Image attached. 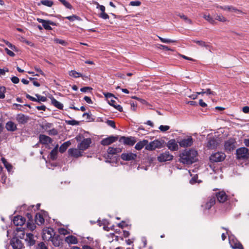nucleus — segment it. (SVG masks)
I'll return each instance as SVG.
<instances>
[{"mask_svg":"<svg viewBox=\"0 0 249 249\" xmlns=\"http://www.w3.org/2000/svg\"><path fill=\"white\" fill-rule=\"evenodd\" d=\"M4 42L6 44V45L8 47H9L10 49H11L12 50H13V51L16 50L17 47L15 45L12 44L10 42H9L8 41L4 40Z\"/></svg>","mask_w":249,"mask_h":249,"instance_id":"obj_51","label":"nucleus"},{"mask_svg":"<svg viewBox=\"0 0 249 249\" xmlns=\"http://www.w3.org/2000/svg\"><path fill=\"white\" fill-rule=\"evenodd\" d=\"M35 96L37 97V102H46L47 100V99L46 97L43 96H41L38 94H36Z\"/></svg>","mask_w":249,"mask_h":249,"instance_id":"obj_46","label":"nucleus"},{"mask_svg":"<svg viewBox=\"0 0 249 249\" xmlns=\"http://www.w3.org/2000/svg\"><path fill=\"white\" fill-rule=\"evenodd\" d=\"M38 249H48L47 247L45 245L44 242H40L38 244Z\"/></svg>","mask_w":249,"mask_h":249,"instance_id":"obj_57","label":"nucleus"},{"mask_svg":"<svg viewBox=\"0 0 249 249\" xmlns=\"http://www.w3.org/2000/svg\"><path fill=\"white\" fill-rule=\"evenodd\" d=\"M197 152L194 149L185 150L179 155V161L186 164H191L196 161Z\"/></svg>","mask_w":249,"mask_h":249,"instance_id":"obj_1","label":"nucleus"},{"mask_svg":"<svg viewBox=\"0 0 249 249\" xmlns=\"http://www.w3.org/2000/svg\"><path fill=\"white\" fill-rule=\"evenodd\" d=\"M236 155L238 160H248L249 159V150L245 147L239 148L236 151Z\"/></svg>","mask_w":249,"mask_h":249,"instance_id":"obj_2","label":"nucleus"},{"mask_svg":"<svg viewBox=\"0 0 249 249\" xmlns=\"http://www.w3.org/2000/svg\"><path fill=\"white\" fill-rule=\"evenodd\" d=\"M47 213L45 211H41L36 214L35 221L36 224L37 225L40 226L44 224L45 220L44 217L46 216Z\"/></svg>","mask_w":249,"mask_h":249,"instance_id":"obj_9","label":"nucleus"},{"mask_svg":"<svg viewBox=\"0 0 249 249\" xmlns=\"http://www.w3.org/2000/svg\"><path fill=\"white\" fill-rule=\"evenodd\" d=\"M6 92V88L4 86L0 87V99L5 98V93Z\"/></svg>","mask_w":249,"mask_h":249,"instance_id":"obj_45","label":"nucleus"},{"mask_svg":"<svg viewBox=\"0 0 249 249\" xmlns=\"http://www.w3.org/2000/svg\"><path fill=\"white\" fill-rule=\"evenodd\" d=\"M29 120V116L22 113L18 114L16 116V120L19 124H25Z\"/></svg>","mask_w":249,"mask_h":249,"instance_id":"obj_18","label":"nucleus"},{"mask_svg":"<svg viewBox=\"0 0 249 249\" xmlns=\"http://www.w3.org/2000/svg\"><path fill=\"white\" fill-rule=\"evenodd\" d=\"M71 144L70 141L64 142L59 147V152L61 153H64Z\"/></svg>","mask_w":249,"mask_h":249,"instance_id":"obj_32","label":"nucleus"},{"mask_svg":"<svg viewBox=\"0 0 249 249\" xmlns=\"http://www.w3.org/2000/svg\"><path fill=\"white\" fill-rule=\"evenodd\" d=\"M26 237L25 240L29 246H33L35 244V240L34 239V235L32 233H27Z\"/></svg>","mask_w":249,"mask_h":249,"instance_id":"obj_25","label":"nucleus"},{"mask_svg":"<svg viewBox=\"0 0 249 249\" xmlns=\"http://www.w3.org/2000/svg\"><path fill=\"white\" fill-rule=\"evenodd\" d=\"M205 92L206 94L208 95H213V96H215L216 95V93L215 92L212 91L210 89H206Z\"/></svg>","mask_w":249,"mask_h":249,"instance_id":"obj_63","label":"nucleus"},{"mask_svg":"<svg viewBox=\"0 0 249 249\" xmlns=\"http://www.w3.org/2000/svg\"><path fill=\"white\" fill-rule=\"evenodd\" d=\"M92 88L89 87H84L80 89V91L83 92H86L88 90H92Z\"/></svg>","mask_w":249,"mask_h":249,"instance_id":"obj_61","label":"nucleus"},{"mask_svg":"<svg viewBox=\"0 0 249 249\" xmlns=\"http://www.w3.org/2000/svg\"><path fill=\"white\" fill-rule=\"evenodd\" d=\"M53 127V124L50 123H45L41 125V127L43 129L48 132Z\"/></svg>","mask_w":249,"mask_h":249,"instance_id":"obj_37","label":"nucleus"},{"mask_svg":"<svg viewBox=\"0 0 249 249\" xmlns=\"http://www.w3.org/2000/svg\"><path fill=\"white\" fill-rule=\"evenodd\" d=\"M66 123L68 124L71 125H78L79 124L78 121L74 120L66 121Z\"/></svg>","mask_w":249,"mask_h":249,"instance_id":"obj_50","label":"nucleus"},{"mask_svg":"<svg viewBox=\"0 0 249 249\" xmlns=\"http://www.w3.org/2000/svg\"><path fill=\"white\" fill-rule=\"evenodd\" d=\"M137 154L130 153H123L121 156V159L125 161H130L132 160H135L137 158Z\"/></svg>","mask_w":249,"mask_h":249,"instance_id":"obj_16","label":"nucleus"},{"mask_svg":"<svg viewBox=\"0 0 249 249\" xmlns=\"http://www.w3.org/2000/svg\"><path fill=\"white\" fill-rule=\"evenodd\" d=\"M40 3L48 7H51L53 4V2L50 0H42Z\"/></svg>","mask_w":249,"mask_h":249,"instance_id":"obj_41","label":"nucleus"},{"mask_svg":"<svg viewBox=\"0 0 249 249\" xmlns=\"http://www.w3.org/2000/svg\"><path fill=\"white\" fill-rule=\"evenodd\" d=\"M218 140L213 137H210L207 144V147L210 149H214L216 148L219 144Z\"/></svg>","mask_w":249,"mask_h":249,"instance_id":"obj_14","label":"nucleus"},{"mask_svg":"<svg viewBox=\"0 0 249 249\" xmlns=\"http://www.w3.org/2000/svg\"><path fill=\"white\" fill-rule=\"evenodd\" d=\"M64 6L69 9H72V6L66 0H58Z\"/></svg>","mask_w":249,"mask_h":249,"instance_id":"obj_43","label":"nucleus"},{"mask_svg":"<svg viewBox=\"0 0 249 249\" xmlns=\"http://www.w3.org/2000/svg\"><path fill=\"white\" fill-rule=\"evenodd\" d=\"M10 242L13 249H22L23 247L22 241L17 237H13Z\"/></svg>","mask_w":249,"mask_h":249,"instance_id":"obj_12","label":"nucleus"},{"mask_svg":"<svg viewBox=\"0 0 249 249\" xmlns=\"http://www.w3.org/2000/svg\"><path fill=\"white\" fill-rule=\"evenodd\" d=\"M231 246L233 249H244L243 246L240 242H236L233 244H231Z\"/></svg>","mask_w":249,"mask_h":249,"instance_id":"obj_42","label":"nucleus"},{"mask_svg":"<svg viewBox=\"0 0 249 249\" xmlns=\"http://www.w3.org/2000/svg\"><path fill=\"white\" fill-rule=\"evenodd\" d=\"M69 156L75 158H78L83 155V151L78 148H70L68 150Z\"/></svg>","mask_w":249,"mask_h":249,"instance_id":"obj_15","label":"nucleus"},{"mask_svg":"<svg viewBox=\"0 0 249 249\" xmlns=\"http://www.w3.org/2000/svg\"><path fill=\"white\" fill-rule=\"evenodd\" d=\"M116 102L112 99H110V100H108V104L111 106L113 107L115 109L119 111L120 112L123 111V108L122 106L119 105H116Z\"/></svg>","mask_w":249,"mask_h":249,"instance_id":"obj_27","label":"nucleus"},{"mask_svg":"<svg viewBox=\"0 0 249 249\" xmlns=\"http://www.w3.org/2000/svg\"><path fill=\"white\" fill-rule=\"evenodd\" d=\"M173 159V156L171 155L169 151H165L160 155L158 157V160L160 162H165L170 161Z\"/></svg>","mask_w":249,"mask_h":249,"instance_id":"obj_10","label":"nucleus"},{"mask_svg":"<svg viewBox=\"0 0 249 249\" xmlns=\"http://www.w3.org/2000/svg\"><path fill=\"white\" fill-rule=\"evenodd\" d=\"M106 123L108 125L110 126L112 128H116L115 123L114 121L112 120H107Z\"/></svg>","mask_w":249,"mask_h":249,"instance_id":"obj_59","label":"nucleus"},{"mask_svg":"<svg viewBox=\"0 0 249 249\" xmlns=\"http://www.w3.org/2000/svg\"><path fill=\"white\" fill-rule=\"evenodd\" d=\"M148 143V141L147 140L141 141L136 143L135 146V148L137 150H140L142 149L144 146L145 147Z\"/></svg>","mask_w":249,"mask_h":249,"instance_id":"obj_24","label":"nucleus"},{"mask_svg":"<svg viewBox=\"0 0 249 249\" xmlns=\"http://www.w3.org/2000/svg\"><path fill=\"white\" fill-rule=\"evenodd\" d=\"M121 151H122V149L120 148H114V147H108V148L107 149V153L109 154L114 155L117 153L121 152Z\"/></svg>","mask_w":249,"mask_h":249,"instance_id":"obj_34","label":"nucleus"},{"mask_svg":"<svg viewBox=\"0 0 249 249\" xmlns=\"http://www.w3.org/2000/svg\"><path fill=\"white\" fill-rule=\"evenodd\" d=\"M118 226L122 229L124 227H126L128 226V224L125 221H122L121 222L118 224Z\"/></svg>","mask_w":249,"mask_h":249,"instance_id":"obj_54","label":"nucleus"},{"mask_svg":"<svg viewBox=\"0 0 249 249\" xmlns=\"http://www.w3.org/2000/svg\"><path fill=\"white\" fill-rule=\"evenodd\" d=\"M215 198H217V201L221 203H223L229 199V196L226 194L223 190L220 191L215 194Z\"/></svg>","mask_w":249,"mask_h":249,"instance_id":"obj_7","label":"nucleus"},{"mask_svg":"<svg viewBox=\"0 0 249 249\" xmlns=\"http://www.w3.org/2000/svg\"><path fill=\"white\" fill-rule=\"evenodd\" d=\"M158 48L160 49L164 50L165 51H172V50L169 48L168 46L161 44H159Z\"/></svg>","mask_w":249,"mask_h":249,"instance_id":"obj_56","label":"nucleus"},{"mask_svg":"<svg viewBox=\"0 0 249 249\" xmlns=\"http://www.w3.org/2000/svg\"><path fill=\"white\" fill-rule=\"evenodd\" d=\"M52 242L54 246L58 247L62 243V240L60 239V236L57 235V236L52 238Z\"/></svg>","mask_w":249,"mask_h":249,"instance_id":"obj_29","label":"nucleus"},{"mask_svg":"<svg viewBox=\"0 0 249 249\" xmlns=\"http://www.w3.org/2000/svg\"><path fill=\"white\" fill-rule=\"evenodd\" d=\"M59 233L62 235H66L69 233L68 231L64 228L59 229Z\"/></svg>","mask_w":249,"mask_h":249,"instance_id":"obj_60","label":"nucleus"},{"mask_svg":"<svg viewBox=\"0 0 249 249\" xmlns=\"http://www.w3.org/2000/svg\"><path fill=\"white\" fill-rule=\"evenodd\" d=\"M104 95L105 97L107 99V100H110V98L112 97H114L116 98V97H114V95L111 93L109 92H106L104 93Z\"/></svg>","mask_w":249,"mask_h":249,"instance_id":"obj_53","label":"nucleus"},{"mask_svg":"<svg viewBox=\"0 0 249 249\" xmlns=\"http://www.w3.org/2000/svg\"><path fill=\"white\" fill-rule=\"evenodd\" d=\"M192 41L202 47H205L206 49L209 50L210 52H211L213 47L210 44V43L206 42L202 40H193Z\"/></svg>","mask_w":249,"mask_h":249,"instance_id":"obj_21","label":"nucleus"},{"mask_svg":"<svg viewBox=\"0 0 249 249\" xmlns=\"http://www.w3.org/2000/svg\"><path fill=\"white\" fill-rule=\"evenodd\" d=\"M215 19L222 22H224L227 21V18L222 15H216L215 17Z\"/></svg>","mask_w":249,"mask_h":249,"instance_id":"obj_44","label":"nucleus"},{"mask_svg":"<svg viewBox=\"0 0 249 249\" xmlns=\"http://www.w3.org/2000/svg\"><path fill=\"white\" fill-rule=\"evenodd\" d=\"M226 155L222 152H217L212 154L210 157V160L212 162H218L223 161L225 158Z\"/></svg>","mask_w":249,"mask_h":249,"instance_id":"obj_4","label":"nucleus"},{"mask_svg":"<svg viewBox=\"0 0 249 249\" xmlns=\"http://www.w3.org/2000/svg\"><path fill=\"white\" fill-rule=\"evenodd\" d=\"M27 227L31 231H34L36 229V225L33 222V220H30L27 222Z\"/></svg>","mask_w":249,"mask_h":249,"instance_id":"obj_39","label":"nucleus"},{"mask_svg":"<svg viewBox=\"0 0 249 249\" xmlns=\"http://www.w3.org/2000/svg\"><path fill=\"white\" fill-rule=\"evenodd\" d=\"M17 232L15 234V237L18 239H24L25 236V232L23 230H21L20 228H17Z\"/></svg>","mask_w":249,"mask_h":249,"instance_id":"obj_33","label":"nucleus"},{"mask_svg":"<svg viewBox=\"0 0 249 249\" xmlns=\"http://www.w3.org/2000/svg\"><path fill=\"white\" fill-rule=\"evenodd\" d=\"M5 128L8 131H15L17 129V125L12 121H8L6 124Z\"/></svg>","mask_w":249,"mask_h":249,"instance_id":"obj_23","label":"nucleus"},{"mask_svg":"<svg viewBox=\"0 0 249 249\" xmlns=\"http://www.w3.org/2000/svg\"><path fill=\"white\" fill-rule=\"evenodd\" d=\"M65 241L69 244H77L78 242L77 238L73 235H70L65 238Z\"/></svg>","mask_w":249,"mask_h":249,"instance_id":"obj_28","label":"nucleus"},{"mask_svg":"<svg viewBox=\"0 0 249 249\" xmlns=\"http://www.w3.org/2000/svg\"><path fill=\"white\" fill-rule=\"evenodd\" d=\"M99 17L104 19L109 18V16L105 12L101 13L100 14Z\"/></svg>","mask_w":249,"mask_h":249,"instance_id":"obj_62","label":"nucleus"},{"mask_svg":"<svg viewBox=\"0 0 249 249\" xmlns=\"http://www.w3.org/2000/svg\"><path fill=\"white\" fill-rule=\"evenodd\" d=\"M65 18L69 19L70 21H73L75 20H79V21L81 20V18L75 15H73L71 16H68V17H65Z\"/></svg>","mask_w":249,"mask_h":249,"instance_id":"obj_40","label":"nucleus"},{"mask_svg":"<svg viewBox=\"0 0 249 249\" xmlns=\"http://www.w3.org/2000/svg\"><path fill=\"white\" fill-rule=\"evenodd\" d=\"M178 17H179L183 19L186 23H188L190 24H192V21L191 19H189L187 16L184 15L183 14H178L177 15Z\"/></svg>","mask_w":249,"mask_h":249,"instance_id":"obj_38","label":"nucleus"},{"mask_svg":"<svg viewBox=\"0 0 249 249\" xmlns=\"http://www.w3.org/2000/svg\"><path fill=\"white\" fill-rule=\"evenodd\" d=\"M119 142L125 145L132 146L136 142V140L134 137L122 136L119 139Z\"/></svg>","mask_w":249,"mask_h":249,"instance_id":"obj_6","label":"nucleus"},{"mask_svg":"<svg viewBox=\"0 0 249 249\" xmlns=\"http://www.w3.org/2000/svg\"><path fill=\"white\" fill-rule=\"evenodd\" d=\"M163 142L159 140H155L148 143L146 145L145 149L148 151H153L156 148H161L163 147Z\"/></svg>","mask_w":249,"mask_h":249,"instance_id":"obj_3","label":"nucleus"},{"mask_svg":"<svg viewBox=\"0 0 249 249\" xmlns=\"http://www.w3.org/2000/svg\"><path fill=\"white\" fill-rule=\"evenodd\" d=\"M54 41L56 43L61 44L63 46H66L67 44V43L65 40L60 39H56L54 40Z\"/></svg>","mask_w":249,"mask_h":249,"instance_id":"obj_58","label":"nucleus"},{"mask_svg":"<svg viewBox=\"0 0 249 249\" xmlns=\"http://www.w3.org/2000/svg\"><path fill=\"white\" fill-rule=\"evenodd\" d=\"M5 51L6 52L7 54L10 56L14 57L15 55V54L12 51L9 50L7 48H5Z\"/></svg>","mask_w":249,"mask_h":249,"instance_id":"obj_64","label":"nucleus"},{"mask_svg":"<svg viewBox=\"0 0 249 249\" xmlns=\"http://www.w3.org/2000/svg\"><path fill=\"white\" fill-rule=\"evenodd\" d=\"M25 221V218L21 215L16 216L13 219V223L17 226L23 225Z\"/></svg>","mask_w":249,"mask_h":249,"instance_id":"obj_19","label":"nucleus"},{"mask_svg":"<svg viewBox=\"0 0 249 249\" xmlns=\"http://www.w3.org/2000/svg\"><path fill=\"white\" fill-rule=\"evenodd\" d=\"M1 161L4 164V167L8 172H10L13 168L12 165L7 162V160L4 158H1Z\"/></svg>","mask_w":249,"mask_h":249,"instance_id":"obj_35","label":"nucleus"},{"mask_svg":"<svg viewBox=\"0 0 249 249\" xmlns=\"http://www.w3.org/2000/svg\"><path fill=\"white\" fill-rule=\"evenodd\" d=\"M47 133L50 135L55 136L58 134V131L56 129L52 127Z\"/></svg>","mask_w":249,"mask_h":249,"instance_id":"obj_49","label":"nucleus"},{"mask_svg":"<svg viewBox=\"0 0 249 249\" xmlns=\"http://www.w3.org/2000/svg\"><path fill=\"white\" fill-rule=\"evenodd\" d=\"M193 142L194 140L191 136H189L186 139H182L178 142L179 145L182 147H190L193 145Z\"/></svg>","mask_w":249,"mask_h":249,"instance_id":"obj_11","label":"nucleus"},{"mask_svg":"<svg viewBox=\"0 0 249 249\" xmlns=\"http://www.w3.org/2000/svg\"><path fill=\"white\" fill-rule=\"evenodd\" d=\"M170 128L169 126L168 125H161L159 127V129L162 132H165L168 130Z\"/></svg>","mask_w":249,"mask_h":249,"instance_id":"obj_52","label":"nucleus"},{"mask_svg":"<svg viewBox=\"0 0 249 249\" xmlns=\"http://www.w3.org/2000/svg\"><path fill=\"white\" fill-rule=\"evenodd\" d=\"M118 138L117 136H109L105 139H103L101 142V143L104 146L108 145L117 141Z\"/></svg>","mask_w":249,"mask_h":249,"instance_id":"obj_17","label":"nucleus"},{"mask_svg":"<svg viewBox=\"0 0 249 249\" xmlns=\"http://www.w3.org/2000/svg\"><path fill=\"white\" fill-rule=\"evenodd\" d=\"M91 143V139L90 138H84L80 143L78 144L77 148H78L79 150L84 151L89 147Z\"/></svg>","mask_w":249,"mask_h":249,"instance_id":"obj_8","label":"nucleus"},{"mask_svg":"<svg viewBox=\"0 0 249 249\" xmlns=\"http://www.w3.org/2000/svg\"><path fill=\"white\" fill-rule=\"evenodd\" d=\"M141 4V1L139 0L136 1H132L130 2L129 5L133 6H140Z\"/></svg>","mask_w":249,"mask_h":249,"instance_id":"obj_55","label":"nucleus"},{"mask_svg":"<svg viewBox=\"0 0 249 249\" xmlns=\"http://www.w3.org/2000/svg\"><path fill=\"white\" fill-rule=\"evenodd\" d=\"M158 37H159V39H160V40L163 43H173V42H177L176 40H172V39H166V38H162L160 36H158Z\"/></svg>","mask_w":249,"mask_h":249,"instance_id":"obj_48","label":"nucleus"},{"mask_svg":"<svg viewBox=\"0 0 249 249\" xmlns=\"http://www.w3.org/2000/svg\"><path fill=\"white\" fill-rule=\"evenodd\" d=\"M236 141L234 139L231 138L225 141L224 143V149L228 152H230L235 148Z\"/></svg>","mask_w":249,"mask_h":249,"instance_id":"obj_5","label":"nucleus"},{"mask_svg":"<svg viewBox=\"0 0 249 249\" xmlns=\"http://www.w3.org/2000/svg\"><path fill=\"white\" fill-rule=\"evenodd\" d=\"M216 199L214 196H212L208 197L207 202L201 206L204 208L205 210H210L215 204Z\"/></svg>","mask_w":249,"mask_h":249,"instance_id":"obj_13","label":"nucleus"},{"mask_svg":"<svg viewBox=\"0 0 249 249\" xmlns=\"http://www.w3.org/2000/svg\"><path fill=\"white\" fill-rule=\"evenodd\" d=\"M69 75L71 76H72L74 78L82 77L83 79H84L83 75L81 73L72 70L70 72Z\"/></svg>","mask_w":249,"mask_h":249,"instance_id":"obj_36","label":"nucleus"},{"mask_svg":"<svg viewBox=\"0 0 249 249\" xmlns=\"http://www.w3.org/2000/svg\"><path fill=\"white\" fill-rule=\"evenodd\" d=\"M58 145H57L50 152V158L52 160H54L57 159L58 154Z\"/></svg>","mask_w":249,"mask_h":249,"instance_id":"obj_31","label":"nucleus"},{"mask_svg":"<svg viewBox=\"0 0 249 249\" xmlns=\"http://www.w3.org/2000/svg\"><path fill=\"white\" fill-rule=\"evenodd\" d=\"M39 142L43 144L52 143L53 140L50 137L43 134H40L39 136Z\"/></svg>","mask_w":249,"mask_h":249,"instance_id":"obj_20","label":"nucleus"},{"mask_svg":"<svg viewBox=\"0 0 249 249\" xmlns=\"http://www.w3.org/2000/svg\"><path fill=\"white\" fill-rule=\"evenodd\" d=\"M52 104L56 108L59 109H62L63 105L62 103L56 100L54 97L51 98Z\"/></svg>","mask_w":249,"mask_h":249,"instance_id":"obj_30","label":"nucleus"},{"mask_svg":"<svg viewBox=\"0 0 249 249\" xmlns=\"http://www.w3.org/2000/svg\"><path fill=\"white\" fill-rule=\"evenodd\" d=\"M37 21L38 22L41 23L42 24V26L45 29L47 30H52L53 29L51 27L50 25L48 23L47 20L37 18Z\"/></svg>","mask_w":249,"mask_h":249,"instance_id":"obj_26","label":"nucleus"},{"mask_svg":"<svg viewBox=\"0 0 249 249\" xmlns=\"http://www.w3.org/2000/svg\"><path fill=\"white\" fill-rule=\"evenodd\" d=\"M167 146L172 151H177L178 149V145L175 139H172L168 141Z\"/></svg>","mask_w":249,"mask_h":249,"instance_id":"obj_22","label":"nucleus"},{"mask_svg":"<svg viewBox=\"0 0 249 249\" xmlns=\"http://www.w3.org/2000/svg\"><path fill=\"white\" fill-rule=\"evenodd\" d=\"M231 5L219 6L217 4L215 5L216 8H220L221 9L228 11H231Z\"/></svg>","mask_w":249,"mask_h":249,"instance_id":"obj_47","label":"nucleus"}]
</instances>
